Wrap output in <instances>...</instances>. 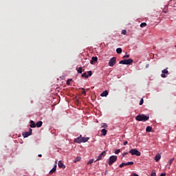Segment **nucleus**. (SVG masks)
<instances>
[{
  "label": "nucleus",
  "mask_w": 176,
  "mask_h": 176,
  "mask_svg": "<svg viewBox=\"0 0 176 176\" xmlns=\"http://www.w3.org/2000/svg\"><path fill=\"white\" fill-rule=\"evenodd\" d=\"M108 173V170L105 171L104 175H106Z\"/></svg>",
  "instance_id": "nucleus-41"
},
{
  "label": "nucleus",
  "mask_w": 176,
  "mask_h": 176,
  "mask_svg": "<svg viewBox=\"0 0 176 176\" xmlns=\"http://www.w3.org/2000/svg\"><path fill=\"white\" fill-rule=\"evenodd\" d=\"M124 166H127V165H126V164L122 163L121 164H120L119 167H120V168H123Z\"/></svg>",
  "instance_id": "nucleus-30"
},
{
  "label": "nucleus",
  "mask_w": 176,
  "mask_h": 176,
  "mask_svg": "<svg viewBox=\"0 0 176 176\" xmlns=\"http://www.w3.org/2000/svg\"><path fill=\"white\" fill-rule=\"evenodd\" d=\"M129 58V55H124V56H123V58Z\"/></svg>",
  "instance_id": "nucleus-34"
},
{
  "label": "nucleus",
  "mask_w": 176,
  "mask_h": 176,
  "mask_svg": "<svg viewBox=\"0 0 176 176\" xmlns=\"http://www.w3.org/2000/svg\"><path fill=\"white\" fill-rule=\"evenodd\" d=\"M132 63H133V59H131V58L126 59V60H122L118 63V64L126 65H130Z\"/></svg>",
  "instance_id": "nucleus-3"
},
{
  "label": "nucleus",
  "mask_w": 176,
  "mask_h": 176,
  "mask_svg": "<svg viewBox=\"0 0 176 176\" xmlns=\"http://www.w3.org/2000/svg\"><path fill=\"white\" fill-rule=\"evenodd\" d=\"M78 74H82V67L78 68Z\"/></svg>",
  "instance_id": "nucleus-23"
},
{
  "label": "nucleus",
  "mask_w": 176,
  "mask_h": 176,
  "mask_svg": "<svg viewBox=\"0 0 176 176\" xmlns=\"http://www.w3.org/2000/svg\"><path fill=\"white\" fill-rule=\"evenodd\" d=\"M151 129H152L151 126H146V132H151Z\"/></svg>",
  "instance_id": "nucleus-20"
},
{
  "label": "nucleus",
  "mask_w": 176,
  "mask_h": 176,
  "mask_svg": "<svg viewBox=\"0 0 176 176\" xmlns=\"http://www.w3.org/2000/svg\"><path fill=\"white\" fill-rule=\"evenodd\" d=\"M135 120H136V121L145 122L146 121L149 120V116H145L144 114H141L135 117Z\"/></svg>",
  "instance_id": "nucleus-1"
},
{
  "label": "nucleus",
  "mask_w": 176,
  "mask_h": 176,
  "mask_svg": "<svg viewBox=\"0 0 176 176\" xmlns=\"http://www.w3.org/2000/svg\"><path fill=\"white\" fill-rule=\"evenodd\" d=\"M120 153V149H116V151H115V154H119Z\"/></svg>",
  "instance_id": "nucleus-32"
},
{
  "label": "nucleus",
  "mask_w": 176,
  "mask_h": 176,
  "mask_svg": "<svg viewBox=\"0 0 176 176\" xmlns=\"http://www.w3.org/2000/svg\"><path fill=\"white\" fill-rule=\"evenodd\" d=\"M94 161V160L91 159V160H89V162H88L87 164L89 165L91 164H93V162Z\"/></svg>",
  "instance_id": "nucleus-28"
},
{
  "label": "nucleus",
  "mask_w": 176,
  "mask_h": 176,
  "mask_svg": "<svg viewBox=\"0 0 176 176\" xmlns=\"http://www.w3.org/2000/svg\"><path fill=\"white\" fill-rule=\"evenodd\" d=\"M123 164H124L126 166H131V165L134 164V162H126V163H123Z\"/></svg>",
  "instance_id": "nucleus-18"
},
{
  "label": "nucleus",
  "mask_w": 176,
  "mask_h": 176,
  "mask_svg": "<svg viewBox=\"0 0 176 176\" xmlns=\"http://www.w3.org/2000/svg\"><path fill=\"white\" fill-rule=\"evenodd\" d=\"M122 35H126L127 34V31L123 30L122 32Z\"/></svg>",
  "instance_id": "nucleus-29"
},
{
  "label": "nucleus",
  "mask_w": 176,
  "mask_h": 176,
  "mask_svg": "<svg viewBox=\"0 0 176 176\" xmlns=\"http://www.w3.org/2000/svg\"><path fill=\"white\" fill-rule=\"evenodd\" d=\"M173 161H174V158H171V159L169 160V161L168 162V164L170 166Z\"/></svg>",
  "instance_id": "nucleus-24"
},
{
  "label": "nucleus",
  "mask_w": 176,
  "mask_h": 176,
  "mask_svg": "<svg viewBox=\"0 0 176 176\" xmlns=\"http://www.w3.org/2000/svg\"><path fill=\"white\" fill-rule=\"evenodd\" d=\"M126 155H128L127 152L123 153L122 157H124Z\"/></svg>",
  "instance_id": "nucleus-33"
},
{
  "label": "nucleus",
  "mask_w": 176,
  "mask_h": 176,
  "mask_svg": "<svg viewBox=\"0 0 176 176\" xmlns=\"http://www.w3.org/2000/svg\"><path fill=\"white\" fill-rule=\"evenodd\" d=\"M160 159H161V155H160V154H157L156 155V156H155V161L159 162Z\"/></svg>",
  "instance_id": "nucleus-14"
},
{
  "label": "nucleus",
  "mask_w": 176,
  "mask_h": 176,
  "mask_svg": "<svg viewBox=\"0 0 176 176\" xmlns=\"http://www.w3.org/2000/svg\"><path fill=\"white\" fill-rule=\"evenodd\" d=\"M89 140V138H85L81 135L76 138V139L74 140L75 143L81 144L88 142Z\"/></svg>",
  "instance_id": "nucleus-2"
},
{
  "label": "nucleus",
  "mask_w": 176,
  "mask_h": 176,
  "mask_svg": "<svg viewBox=\"0 0 176 176\" xmlns=\"http://www.w3.org/2000/svg\"><path fill=\"white\" fill-rule=\"evenodd\" d=\"M101 133H102L101 135L104 136V135H107V130H106L105 129H102L101 130Z\"/></svg>",
  "instance_id": "nucleus-17"
},
{
  "label": "nucleus",
  "mask_w": 176,
  "mask_h": 176,
  "mask_svg": "<svg viewBox=\"0 0 176 176\" xmlns=\"http://www.w3.org/2000/svg\"><path fill=\"white\" fill-rule=\"evenodd\" d=\"M129 153H131V155L141 156V152L136 148L131 149Z\"/></svg>",
  "instance_id": "nucleus-5"
},
{
  "label": "nucleus",
  "mask_w": 176,
  "mask_h": 176,
  "mask_svg": "<svg viewBox=\"0 0 176 176\" xmlns=\"http://www.w3.org/2000/svg\"><path fill=\"white\" fill-rule=\"evenodd\" d=\"M133 176H139L138 175H137L136 173L133 174Z\"/></svg>",
  "instance_id": "nucleus-39"
},
{
  "label": "nucleus",
  "mask_w": 176,
  "mask_h": 176,
  "mask_svg": "<svg viewBox=\"0 0 176 176\" xmlns=\"http://www.w3.org/2000/svg\"><path fill=\"white\" fill-rule=\"evenodd\" d=\"M160 176H166V173H161Z\"/></svg>",
  "instance_id": "nucleus-38"
},
{
  "label": "nucleus",
  "mask_w": 176,
  "mask_h": 176,
  "mask_svg": "<svg viewBox=\"0 0 176 176\" xmlns=\"http://www.w3.org/2000/svg\"><path fill=\"white\" fill-rule=\"evenodd\" d=\"M127 144H128V142H127V141L123 142V145H124V146L127 145Z\"/></svg>",
  "instance_id": "nucleus-37"
},
{
  "label": "nucleus",
  "mask_w": 176,
  "mask_h": 176,
  "mask_svg": "<svg viewBox=\"0 0 176 176\" xmlns=\"http://www.w3.org/2000/svg\"><path fill=\"white\" fill-rule=\"evenodd\" d=\"M56 171V165L54 166V168H52L50 171V175L54 174Z\"/></svg>",
  "instance_id": "nucleus-12"
},
{
  "label": "nucleus",
  "mask_w": 176,
  "mask_h": 176,
  "mask_svg": "<svg viewBox=\"0 0 176 176\" xmlns=\"http://www.w3.org/2000/svg\"><path fill=\"white\" fill-rule=\"evenodd\" d=\"M106 156V151H102L101 154H100L98 156V159H96V161H100L102 160V157Z\"/></svg>",
  "instance_id": "nucleus-9"
},
{
  "label": "nucleus",
  "mask_w": 176,
  "mask_h": 176,
  "mask_svg": "<svg viewBox=\"0 0 176 176\" xmlns=\"http://www.w3.org/2000/svg\"><path fill=\"white\" fill-rule=\"evenodd\" d=\"M82 94H83V95H86V91L85 90V89L84 88H82Z\"/></svg>",
  "instance_id": "nucleus-26"
},
{
  "label": "nucleus",
  "mask_w": 176,
  "mask_h": 176,
  "mask_svg": "<svg viewBox=\"0 0 176 176\" xmlns=\"http://www.w3.org/2000/svg\"><path fill=\"white\" fill-rule=\"evenodd\" d=\"M81 158L80 157H76V159L74 160V163H76L77 162L80 161Z\"/></svg>",
  "instance_id": "nucleus-25"
},
{
  "label": "nucleus",
  "mask_w": 176,
  "mask_h": 176,
  "mask_svg": "<svg viewBox=\"0 0 176 176\" xmlns=\"http://www.w3.org/2000/svg\"><path fill=\"white\" fill-rule=\"evenodd\" d=\"M37 127L36 124L34 122L33 120H30V128Z\"/></svg>",
  "instance_id": "nucleus-13"
},
{
  "label": "nucleus",
  "mask_w": 176,
  "mask_h": 176,
  "mask_svg": "<svg viewBox=\"0 0 176 176\" xmlns=\"http://www.w3.org/2000/svg\"><path fill=\"white\" fill-rule=\"evenodd\" d=\"M67 85H69V80L67 81Z\"/></svg>",
  "instance_id": "nucleus-42"
},
{
  "label": "nucleus",
  "mask_w": 176,
  "mask_h": 176,
  "mask_svg": "<svg viewBox=\"0 0 176 176\" xmlns=\"http://www.w3.org/2000/svg\"><path fill=\"white\" fill-rule=\"evenodd\" d=\"M98 61V57L93 56L91 57V60H90V64L93 65L94 62Z\"/></svg>",
  "instance_id": "nucleus-11"
},
{
  "label": "nucleus",
  "mask_w": 176,
  "mask_h": 176,
  "mask_svg": "<svg viewBox=\"0 0 176 176\" xmlns=\"http://www.w3.org/2000/svg\"><path fill=\"white\" fill-rule=\"evenodd\" d=\"M33 130L32 129H29V131L28 132H25L23 133H22V136H23V138H28L30 137V135H32V131Z\"/></svg>",
  "instance_id": "nucleus-7"
},
{
  "label": "nucleus",
  "mask_w": 176,
  "mask_h": 176,
  "mask_svg": "<svg viewBox=\"0 0 176 176\" xmlns=\"http://www.w3.org/2000/svg\"><path fill=\"white\" fill-rule=\"evenodd\" d=\"M116 160H118L117 156H115V155L110 156L109 159L108 164L109 166H111L113 165V164L115 163V162H116Z\"/></svg>",
  "instance_id": "nucleus-4"
},
{
  "label": "nucleus",
  "mask_w": 176,
  "mask_h": 176,
  "mask_svg": "<svg viewBox=\"0 0 176 176\" xmlns=\"http://www.w3.org/2000/svg\"><path fill=\"white\" fill-rule=\"evenodd\" d=\"M107 95H108V91L106 90V91L102 92L101 97H107Z\"/></svg>",
  "instance_id": "nucleus-15"
},
{
  "label": "nucleus",
  "mask_w": 176,
  "mask_h": 176,
  "mask_svg": "<svg viewBox=\"0 0 176 176\" xmlns=\"http://www.w3.org/2000/svg\"><path fill=\"white\" fill-rule=\"evenodd\" d=\"M36 126L37 128H40L42 126V121H38L36 122Z\"/></svg>",
  "instance_id": "nucleus-16"
},
{
  "label": "nucleus",
  "mask_w": 176,
  "mask_h": 176,
  "mask_svg": "<svg viewBox=\"0 0 176 176\" xmlns=\"http://www.w3.org/2000/svg\"><path fill=\"white\" fill-rule=\"evenodd\" d=\"M169 74L167 69H164L162 70V74H161L162 78H167V75Z\"/></svg>",
  "instance_id": "nucleus-8"
},
{
  "label": "nucleus",
  "mask_w": 176,
  "mask_h": 176,
  "mask_svg": "<svg viewBox=\"0 0 176 176\" xmlns=\"http://www.w3.org/2000/svg\"><path fill=\"white\" fill-rule=\"evenodd\" d=\"M38 157H42V155L41 154H38Z\"/></svg>",
  "instance_id": "nucleus-40"
},
{
  "label": "nucleus",
  "mask_w": 176,
  "mask_h": 176,
  "mask_svg": "<svg viewBox=\"0 0 176 176\" xmlns=\"http://www.w3.org/2000/svg\"><path fill=\"white\" fill-rule=\"evenodd\" d=\"M122 52V48L119 47V48L116 49V53L117 54H120Z\"/></svg>",
  "instance_id": "nucleus-19"
},
{
  "label": "nucleus",
  "mask_w": 176,
  "mask_h": 176,
  "mask_svg": "<svg viewBox=\"0 0 176 176\" xmlns=\"http://www.w3.org/2000/svg\"><path fill=\"white\" fill-rule=\"evenodd\" d=\"M82 78H88V76H89V75H87V73H83L81 75Z\"/></svg>",
  "instance_id": "nucleus-22"
},
{
  "label": "nucleus",
  "mask_w": 176,
  "mask_h": 176,
  "mask_svg": "<svg viewBox=\"0 0 176 176\" xmlns=\"http://www.w3.org/2000/svg\"><path fill=\"white\" fill-rule=\"evenodd\" d=\"M91 71L88 72V76H91Z\"/></svg>",
  "instance_id": "nucleus-36"
},
{
  "label": "nucleus",
  "mask_w": 176,
  "mask_h": 176,
  "mask_svg": "<svg viewBox=\"0 0 176 176\" xmlns=\"http://www.w3.org/2000/svg\"><path fill=\"white\" fill-rule=\"evenodd\" d=\"M116 63V57H113V58H110L108 65L109 67H113Z\"/></svg>",
  "instance_id": "nucleus-6"
},
{
  "label": "nucleus",
  "mask_w": 176,
  "mask_h": 176,
  "mask_svg": "<svg viewBox=\"0 0 176 176\" xmlns=\"http://www.w3.org/2000/svg\"><path fill=\"white\" fill-rule=\"evenodd\" d=\"M151 176H156V173L155 171L151 172Z\"/></svg>",
  "instance_id": "nucleus-31"
},
{
  "label": "nucleus",
  "mask_w": 176,
  "mask_h": 176,
  "mask_svg": "<svg viewBox=\"0 0 176 176\" xmlns=\"http://www.w3.org/2000/svg\"><path fill=\"white\" fill-rule=\"evenodd\" d=\"M58 166L60 168H66V166L65 165H63L62 160L58 161Z\"/></svg>",
  "instance_id": "nucleus-10"
},
{
  "label": "nucleus",
  "mask_w": 176,
  "mask_h": 176,
  "mask_svg": "<svg viewBox=\"0 0 176 176\" xmlns=\"http://www.w3.org/2000/svg\"><path fill=\"white\" fill-rule=\"evenodd\" d=\"M107 124H103V125H102V128H107Z\"/></svg>",
  "instance_id": "nucleus-35"
},
{
  "label": "nucleus",
  "mask_w": 176,
  "mask_h": 176,
  "mask_svg": "<svg viewBox=\"0 0 176 176\" xmlns=\"http://www.w3.org/2000/svg\"><path fill=\"white\" fill-rule=\"evenodd\" d=\"M146 26H147V23H141V25H140V27H141L142 28H144Z\"/></svg>",
  "instance_id": "nucleus-21"
},
{
  "label": "nucleus",
  "mask_w": 176,
  "mask_h": 176,
  "mask_svg": "<svg viewBox=\"0 0 176 176\" xmlns=\"http://www.w3.org/2000/svg\"><path fill=\"white\" fill-rule=\"evenodd\" d=\"M142 104H144V99H141V100H140V106H142Z\"/></svg>",
  "instance_id": "nucleus-27"
}]
</instances>
